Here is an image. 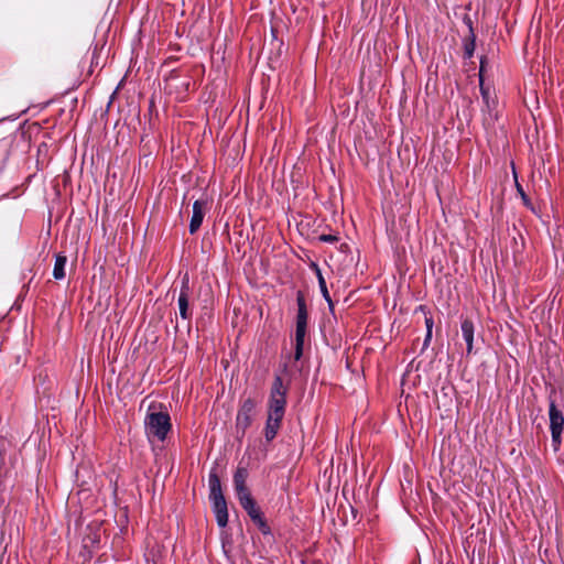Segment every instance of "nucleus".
I'll return each mask as SVG.
<instances>
[{
    "mask_svg": "<svg viewBox=\"0 0 564 564\" xmlns=\"http://www.w3.org/2000/svg\"><path fill=\"white\" fill-rule=\"evenodd\" d=\"M467 24L469 29V36L464 40V58L470 59L476 47V36L473 30L471 21L469 19L467 20Z\"/></svg>",
    "mask_w": 564,
    "mask_h": 564,
    "instance_id": "obj_18",
    "label": "nucleus"
},
{
    "mask_svg": "<svg viewBox=\"0 0 564 564\" xmlns=\"http://www.w3.org/2000/svg\"><path fill=\"white\" fill-rule=\"evenodd\" d=\"M307 325H295V343H294V360L299 361L303 356L304 340L306 336Z\"/></svg>",
    "mask_w": 564,
    "mask_h": 564,
    "instance_id": "obj_14",
    "label": "nucleus"
},
{
    "mask_svg": "<svg viewBox=\"0 0 564 564\" xmlns=\"http://www.w3.org/2000/svg\"><path fill=\"white\" fill-rule=\"evenodd\" d=\"M319 240L323 242L334 243L338 238L335 235H321Z\"/></svg>",
    "mask_w": 564,
    "mask_h": 564,
    "instance_id": "obj_22",
    "label": "nucleus"
},
{
    "mask_svg": "<svg viewBox=\"0 0 564 564\" xmlns=\"http://www.w3.org/2000/svg\"><path fill=\"white\" fill-rule=\"evenodd\" d=\"M296 304H297V313H296L295 325H307L308 312H307L305 296L302 291L296 292Z\"/></svg>",
    "mask_w": 564,
    "mask_h": 564,
    "instance_id": "obj_15",
    "label": "nucleus"
},
{
    "mask_svg": "<svg viewBox=\"0 0 564 564\" xmlns=\"http://www.w3.org/2000/svg\"><path fill=\"white\" fill-rule=\"evenodd\" d=\"M307 325H295V343H294V360L299 361L303 356L304 340L306 336Z\"/></svg>",
    "mask_w": 564,
    "mask_h": 564,
    "instance_id": "obj_13",
    "label": "nucleus"
},
{
    "mask_svg": "<svg viewBox=\"0 0 564 564\" xmlns=\"http://www.w3.org/2000/svg\"><path fill=\"white\" fill-rule=\"evenodd\" d=\"M288 392L289 386L283 382L280 375H275L270 388L267 414L285 415Z\"/></svg>",
    "mask_w": 564,
    "mask_h": 564,
    "instance_id": "obj_3",
    "label": "nucleus"
},
{
    "mask_svg": "<svg viewBox=\"0 0 564 564\" xmlns=\"http://www.w3.org/2000/svg\"><path fill=\"white\" fill-rule=\"evenodd\" d=\"M256 410V403L251 398L246 399L237 413L236 427L245 434L246 430L251 425Z\"/></svg>",
    "mask_w": 564,
    "mask_h": 564,
    "instance_id": "obj_7",
    "label": "nucleus"
},
{
    "mask_svg": "<svg viewBox=\"0 0 564 564\" xmlns=\"http://www.w3.org/2000/svg\"><path fill=\"white\" fill-rule=\"evenodd\" d=\"M312 268L314 269V271L316 273V278H317V281H318V286H319L321 293H322L324 300L327 302L329 310L333 311L334 303H333V301L330 299L329 292L327 290L326 281H325V279H324V276L322 274V271H321L319 267L316 263H312Z\"/></svg>",
    "mask_w": 564,
    "mask_h": 564,
    "instance_id": "obj_16",
    "label": "nucleus"
},
{
    "mask_svg": "<svg viewBox=\"0 0 564 564\" xmlns=\"http://www.w3.org/2000/svg\"><path fill=\"white\" fill-rule=\"evenodd\" d=\"M172 429L171 417L166 411L148 412L144 417V431L150 443L164 442Z\"/></svg>",
    "mask_w": 564,
    "mask_h": 564,
    "instance_id": "obj_2",
    "label": "nucleus"
},
{
    "mask_svg": "<svg viewBox=\"0 0 564 564\" xmlns=\"http://www.w3.org/2000/svg\"><path fill=\"white\" fill-rule=\"evenodd\" d=\"M549 419H550V431L552 437V445L557 451L562 444V433L564 430V415L557 408L555 401L550 399L549 402Z\"/></svg>",
    "mask_w": 564,
    "mask_h": 564,
    "instance_id": "obj_4",
    "label": "nucleus"
},
{
    "mask_svg": "<svg viewBox=\"0 0 564 564\" xmlns=\"http://www.w3.org/2000/svg\"><path fill=\"white\" fill-rule=\"evenodd\" d=\"M238 500L242 509L247 512V514L250 517L252 522L259 528V530L263 534H269L270 528L263 517L262 511L258 507L251 494L245 495L243 497L238 498Z\"/></svg>",
    "mask_w": 564,
    "mask_h": 564,
    "instance_id": "obj_5",
    "label": "nucleus"
},
{
    "mask_svg": "<svg viewBox=\"0 0 564 564\" xmlns=\"http://www.w3.org/2000/svg\"><path fill=\"white\" fill-rule=\"evenodd\" d=\"M283 417L284 416L267 414V421H265V426H264V437H265L267 442H271L275 438V436L281 427Z\"/></svg>",
    "mask_w": 564,
    "mask_h": 564,
    "instance_id": "obj_11",
    "label": "nucleus"
},
{
    "mask_svg": "<svg viewBox=\"0 0 564 564\" xmlns=\"http://www.w3.org/2000/svg\"><path fill=\"white\" fill-rule=\"evenodd\" d=\"M66 264H67V257L64 253H57L55 256V262H54V268H53V276L55 280H63L65 278Z\"/></svg>",
    "mask_w": 564,
    "mask_h": 564,
    "instance_id": "obj_19",
    "label": "nucleus"
},
{
    "mask_svg": "<svg viewBox=\"0 0 564 564\" xmlns=\"http://www.w3.org/2000/svg\"><path fill=\"white\" fill-rule=\"evenodd\" d=\"M516 186H517V192L519 193L523 204L527 207H530L532 209L531 202H530L528 195L525 194V192L523 191L522 186L518 182H516Z\"/></svg>",
    "mask_w": 564,
    "mask_h": 564,
    "instance_id": "obj_20",
    "label": "nucleus"
},
{
    "mask_svg": "<svg viewBox=\"0 0 564 564\" xmlns=\"http://www.w3.org/2000/svg\"><path fill=\"white\" fill-rule=\"evenodd\" d=\"M462 336L466 343V352L470 355L474 349L475 325L470 319H464L460 324Z\"/></svg>",
    "mask_w": 564,
    "mask_h": 564,
    "instance_id": "obj_12",
    "label": "nucleus"
},
{
    "mask_svg": "<svg viewBox=\"0 0 564 564\" xmlns=\"http://www.w3.org/2000/svg\"><path fill=\"white\" fill-rule=\"evenodd\" d=\"M189 278L188 274L185 273L181 281V290L177 299L180 316L183 319H189L192 317V313L189 311Z\"/></svg>",
    "mask_w": 564,
    "mask_h": 564,
    "instance_id": "obj_8",
    "label": "nucleus"
},
{
    "mask_svg": "<svg viewBox=\"0 0 564 564\" xmlns=\"http://www.w3.org/2000/svg\"><path fill=\"white\" fill-rule=\"evenodd\" d=\"M205 207H206L205 200L196 199L193 203V213H192L189 227H188L191 235L195 234L200 228L203 220H204V216H205Z\"/></svg>",
    "mask_w": 564,
    "mask_h": 564,
    "instance_id": "obj_9",
    "label": "nucleus"
},
{
    "mask_svg": "<svg viewBox=\"0 0 564 564\" xmlns=\"http://www.w3.org/2000/svg\"><path fill=\"white\" fill-rule=\"evenodd\" d=\"M417 311L423 312L424 316H425L426 334H425L424 341H423V348H426L430 346L431 340H432L434 321H433V317H432L430 311L427 310V307L425 305H420L417 307Z\"/></svg>",
    "mask_w": 564,
    "mask_h": 564,
    "instance_id": "obj_17",
    "label": "nucleus"
},
{
    "mask_svg": "<svg viewBox=\"0 0 564 564\" xmlns=\"http://www.w3.org/2000/svg\"><path fill=\"white\" fill-rule=\"evenodd\" d=\"M209 500L217 524L225 528L228 524V509L225 496L221 490V482L216 471H210L208 476Z\"/></svg>",
    "mask_w": 564,
    "mask_h": 564,
    "instance_id": "obj_1",
    "label": "nucleus"
},
{
    "mask_svg": "<svg viewBox=\"0 0 564 564\" xmlns=\"http://www.w3.org/2000/svg\"><path fill=\"white\" fill-rule=\"evenodd\" d=\"M248 470L245 467H238L234 474V486L237 498L250 495L247 487Z\"/></svg>",
    "mask_w": 564,
    "mask_h": 564,
    "instance_id": "obj_10",
    "label": "nucleus"
},
{
    "mask_svg": "<svg viewBox=\"0 0 564 564\" xmlns=\"http://www.w3.org/2000/svg\"><path fill=\"white\" fill-rule=\"evenodd\" d=\"M479 86H480V93H481L484 101L486 102L487 107H490V105H489V99H490L489 90L484 87V82L479 83Z\"/></svg>",
    "mask_w": 564,
    "mask_h": 564,
    "instance_id": "obj_21",
    "label": "nucleus"
},
{
    "mask_svg": "<svg viewBox=\"0 0 564 564\" xmlns=\"http://www.w3.org/2000/svg\"><path fill=\"white\" fill-rule=\"evenodd\" d=\"M486 57L482 56L480 58V66H479V83L484 82L482 80V75H484V72H485V68H486Z\"/></svg>",
    "mask_w": 564,
    "mask_h": 564,
    "instance_id": "obj_23",
    "label": "nucleus"
},
{
    "mask_svg": "<svg viewBox=\"0 0 564 564\" xmlns=\"http://www.w3.org/2000/svg\"><path fill=\"white\" fill-rule=\"evenodd\" d=\"M100 545V533L90 527H87L86 532L82 539L80 556L84 562L90 561L94 552L99 549Z\"/></svg>",
    "mask_w": 564,
    "mask_h": 564,
    "instance_id": "obj_6",
    "label": "nucleus"
}]
</instances>
